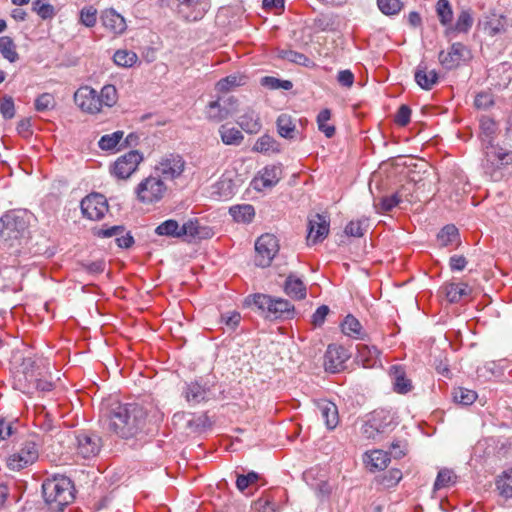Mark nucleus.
I'll use <instances>...</instances> for the list:
<instances>
[{
    "instance_id": "1",
    "label": "nucleus",
    "mask_w": 512,
    "mask_h": 512,
    "mask_svg": "<svg viewBox=\"0 0 512 512\" xmlns=\"http://www.w3.org/2000/svg\"><path fill=\"white\" fill-rule=\"evenodd\" d=\"M103 418L108 429L123 439L147 434L163 419V413L151 403L112 402L105 408Z\"/></svg>"
},
{
    "instance_id": "2",
    "label": "nucleus",
    "mask_w": 512,
    "mask_h": 512,
    "mask_svg": "<svg viewBox=\"0 0 512 512\" xmlns=\"http://www.w3.org/2000/svg\"><path fill=\"white\" fill-rule=\"evenodd\" d=\"M32 215L25 210H13L0 218V238L9 247L20 245L29 236Z\"/></svg>"
},
{
    "instance_id": "3",
    "label": "nucleus",
    "mask_w": 512,
    "mask_h": 512,
    "mask_svg": "<svg viewBox=\"0 0 512 512\" xmlns=\"http://www.w3.org/2000/svg\"><path fill=\"white\" fill-rule=\"evenodd\" d=\"M42 493L49 510L53 512H62L75 498L73 483L66 476H55L45 480L42 484Z\"/></svg>"
},
{
    "instance_id": "4",
    "label": "nucleus",
    "mask_w": 512,
    "mask_h": 512,
    "mask_svg": "<svg viewBox=\"0 0 512 512\" xmlns=\"http://www.w3.org/2000/svg\"><path fill=\"white\" fill-rule=\"evenodd\" d=\"M49 368L47 359L40 356L23 357L14 371V386L22 392H28L31 384L43 377Z\"/></svg>"
},
{
    "instance_id": "5",
    "label": "nucleus",
    "mask_w": 512,
    "mask_h": 512,
    "mask_svg": "<svg viewBox=\"0 0 512 512\" xmlns=\"http://www.w3.org/2000/svg\"><path fill=\"white\" fill-rule=\"evenodd\" d=\"M253 304L265 318L270 320L291 319L294 316V306L286 299L255 294Z\"/></svg>"
},
{
    "instance_id": "6",
    "label": "nucleus",
    "mask_w": 512,
    "mask_h": 512,
    "mask_svg": "<svg viewBox=\"0 0 512 512\" xmlns=\"http://www.w3.org/2000/svg\"><path fill=\"white\" fill-rule=\"evenodd\" d=\"M511 163V151H506L495 145L486 147L483 169L493 181H500L504 177L503 170Z\"/></svg>"
},
{
    "instance_id": "7",
    "label": "nucleus",
    "mask_w": 512,
    "mask_h": 512,
    "mask_svg": "<svg viewBox=\"0 0 512 512\" xmlns=\"http://www.w3.org/2000/svg\"><path fill=\"white\" fill-rule=\"evenodd\" d=\"M167 187L164 181L157 175H150L143 179L135 188V194L141 203L153 204L160 201Z\"/></svg>"
},
{
    "instance_id": "8",
    "label": "nucleus",
    "mask_w": 512,
    "mask_h": 512,
    "mask_svg": "<svg viewBox=\"0 0 512 512\" xmlns=\"http://www.w3.org/2000/svg\"><path fill=\"white\" fill-rule=\"evenodd\" d=\"M186 167V161L178 153H166L160 157L155 165V174L164 180L173 181L179 178Z\"/></svg>"
},
{
    "instance_id": "9",
    "label": "nucleus",
    "mask_w": 512,
    "mask_h": 512,
    "mask_svg": "<svg viewBox=\"0 0 512 512\" xmlns=\"http://www.w3.org/2000/svg\"><path fill=\"white\" fill-rule=\"evenodd\" d=\"M143 161L142 154L137 150H131L120 156L110 167V173L118 179H128Z\"/></svg>"
},
{
    "instance_id": "10",
    "label": "nucleus",
    "mask_w": 512,
    "mask_h": 512,
    "mask_svg": "<svg viewBox=\"0 0 512 512\" xmlns=\"http://www.w3.org/2000/svg\"><path fill=\"white\" fill-rule=\"evenodd\" d=\"M255 250L257 252L256 265L263 268L268 267L279 251L278 239L273 234H263L257 239Z\"/></svg>"
},
{
    "instance_id": "11",
    "label": "nucleus",
    "mask_w": 512,
    "mask_h": 512,
    "mask_svg": "<svg viewBox=\"0 0 512 512\" xmlns=\"http://www.w3.org/2000/svg\"><path fill=\"white\" fill-rule=\"evenodd\" d=\"M471 58L470 50L462 43H453L447 51H440L438 60L447 70L457 68L462 62Z\"/></svg>"
},
{
    "instance_id": "12",
    "label": "nucleus",
    "mask_w": 512,
    "mask_h": 512,
    "mask_svg": "<svg viewBox=\"0 0 512 512\" xmlns=\"http://www.w3.org/2000/svg\"><path fill=\"white\" fill-rule=\"evenodd\" d=\"M77 454L84 459L96 457L102 448L101 437L91 431H82L76 435Z\"/></svg>"
},
{
    "instance_id": "13",
    "label": "nucleus",
    "mask_w": 512,
    "mask_h": 512,
    "mask_svg": "<svg viewBox=\"0 0 512 512\" xmlns=\"http://www.w3.org/2000/svg\"><path fill=\"white\" fill-rule=\"evenodd\" d=\"M82 214L90 220H100L108 211L107 199L99 193H91L82 199Z\"/></svg>"
},
{
    "instance_id": "14",
    "label": "nucleus",
    "mask_w": 512,
    "mask_h": 512,
    "mask_svg": "<svg viewBox=\"0 0 512 512\" xmlns=\"http://www.w3.org/2000/svg\"><path fill=\"white\" fill-rule=\"evenodd\" d=\"M75 104L83 111L89 114L101 112L98 92L90 86H81L74 93Z\"/></svg>"
},
{
    "instance_id": "15",
    "label": "nucleus",
    "mask_w": 512,
    "mask_h": 512,
    "mask_svg": "<svg viewBox=\"0 0 512 512\" xmlns=\"http://www.w3.org/2000/svg\"><path fill=\"white\" fill-rule=\"evenodd\" d=\"M350 358L347 349L342 346L331 344L324 355V368L327 372L338 373L345 368L346 361Z\"/></svg>"
},
{
    "instance_id": "16",
    "label": "nucleus",
    "mask_w": 512,
    "mask_h": 512,
    "mask_svg": "<svg viewBox=\"0 0 512 512\" xmlns=\"http://www.w3.org/2000/svg\"><path fill=\"white\" fill-rule=\"evenodd\" d=\"M38 458V450L35 443L27 441L19 452L11 455L7 460L9 469L19 471L32 464Z\"/></svg>"
},
{
    "instance_id": "17",
    "label": "nucleus",
    "mask_w": 512,
    "mask_h": 512,
    "mask_svg": "<svg viewBox=\"0 0 512 512\" xmlns=\"http://www.w3.org/2000/svg\"><path fill=\"white\" fill-rule=\"evenodd\" d=\"M329 233V220L327 216L315 214L308 223V244L322 242Z\"/></svg>"
},
{
    "instance_id": "18",
    "label": "nucleus",
    "mask_w": 512,
    "mask_h": 512,
    "mask_svg": "<svg viewBox=\"0 0 512 512\" xmlns=\"http://www.w3.org/2000/svg\"><path fill=\"white\" fill-rule=\"evenodd\" d=\"M235 103L236 100L233 98L223 101V104L220 101L210 102L206 111L207 118L215 122H220L228 118L236 111V108L234 107Z\"/></svg>"
},
{
    "instance_id": "19",
    "label": "nucleus",
    "mask_w": 512,
    "mask_h": 512,
    "mask_svg": "<svg viewBox=\"0 0 512 512\" xmlns=\"http://www.w3.org/2000/svg\"><path fill=\"white\" fill-rule=\"evenodd\" d=\"M210 393V388L207 385H201L197 381L187 383L182 391V395L191 406L207 401Z\"/></svg>"
},
{
    "instance_id": "20",
    "label": "nucleus",
    "mask_w": 512,
    "mask_h": 512,
    "mask_svg": "<svg viewBox=\"0 0 512 512\" xmlns=\"http://www.w3.org/2000/svg\"><path fill=\"white\" fill-rule=\"evenodd\" d=\"M316 412L323 419L326 427L333 430L339 423V415L337 406L329 400H319L315 403Z\"/></svg>"
},
{
    "instance_id": "21",
    "label": "nucleus",
    "mask_w": 512,
    "mask_h": 512,
    "mask_svg": "<svg viewBox=\"0 0 512 512\" xmlns=\"http://www.w3.org/2000/svg\"><path fill=\"white\" fill-rule=\"evenodd\" d=\"M414 78L416 83L424 90H431L439 80L436 70H430L424 61L416 67Z\"/></svg>"
},
{
    "instance_id": "22",
    "label": "nucleus",
    "mask_w": 512,
    "mask_h": 512,
    "mask_svg": "<svg viewBox=\"0 0 512 512\" xmlns=\"http://www.w3.org/2000/svg\"><path fill=\"white\" fill-rule=\"evenodd\" d=\"M182 237L188 236L193 239H209L214 231L209 226L201 225L198 219H190L181 226Z\"/></svg>"
},
{
    "instance_id": "23",
    "label": "nucleus",
    "mask_w": 512,
    "mask_h": 512,
    "mask_svg": "<svg viewBox=\"0 0 512 512\" xmlns=\"http://www.w3.org/2000/svg\"><path fill=\"white\" fill-rule=\"evenodd\" d=\"M484 32L491 37L502 34L508 27L507 18L500 14H490L482 22Z\"/></svg>"
},
{
    "instance_id": "24",
    "label": "nucleus",
    "mask_w": 512,
    "mask_h": 512,
    "mask_svg": "<svg viewBox=\"0 0 512 512\" xmlns=\"http://www.w3.org/2000/svg\"><path fill=\"white\" fill-rule=\"evenodd\" d=\"M101 21L107 29L115 34H121L126 30L124 17L112 8L102 12Z\"/></svg>"
},
{
    "instance_id": "25",
    "label": "nucleus",
    "mask_w": 512,
    "mask_h": 512,
    "mask_svg": "<svg viewBox=\"0 0 512 512\" xmlns=\"http://www.w3.org/2000/svg\"><path fill=\"white\" fill-rule=\"evenodd\" d=\"M379 350L375 346L359 344L357 346L356 360L361 363L364 368L374 367L378 361Z\"/></svg>"
},
{
    "instance_id": "26",
    "label": "nucleus",
    "mask_w": 512,
    "mask_h": 512,
    "mask_svg": "<svg viewBox=\"0 0 512 512\" xmlns=\"http://www.w3.org/2000/svg\"><path fill=\"white\" fill-rule=\"evenodd\" d=\"M394 390L400 394H406L412 390V383L406 377V373L401 366L394 365L390 368Z\"/></svg>"
},
{
    "instance_id": "27",
    "label": "nucleus",
    "mask_w": 512,
    "mask_h": 512,
    "mask_svg": "<svg viewBox=\"0 0 512 512\" xmlns=\"http://www.w3.org/2000/svg\"><path fill=\"white\" fill-rule=\"evenodd\" d=\"M179 3L180 11L184 12L185 9H191V15L186 18L192 21L201 19L208 9L206 0H177Z\"/></svg>"
},
{
    "instance_id": "28",
    "label": "nucleus",
    "mask_w": 512,
    "mask_h": 512,
    "mask_svg": "<svg viewBox=\"0 0 512 512\" xmlns=\"http://www.w3.org/2000/svg\"><path fill=\"white\" fill-rule=\"evenodd\" d=\"M368 418L371 420L372 424L376 425L382 434L391 431L395 426L392 414L383 409L373 411Z\"/></svg>"
},
{
    "instance_id": "29",
    "label": "nucleus",
    "mask_w": 512,
    "mask_h": 512,
    "mask_svg": "<svg viewBox=\"0 0 512 512\" xmlns=\"http://www.w3.org/2000/svg\"><path fill=\"white\" fill-rule=\"evenodd\" d=\"M277 131L279 135L286 139H295L297 137V129L295 119L286 113H282L278 116L277 121Z\"/></svg>"
},
{
    "instance_id": "30",
    "label": "nucleus",
    "mask_w": 512,
    "mask_h": 512,
    "mask_svg": "<svg viewBox=\"0 0 512 512\" xmlns=\"http://www.w3.org/2000/svg\"><path fill=\"white\" fill-rule=\"evenodd\" d=\"M442 291L450 303H457L471 293V289L465 283H448L442 286Z\"/></svg>"
},
{
    "instance_id": "31",
    "label": "nucleus",
    "mask_w": 512,
    "mask_h": 512,
    "mask_svg": "<svg viewBox=\"0 0 512 512\" xmlns=\"http://www.w3.org/2000/svg\"><path fill=\"white\" fill-rule=\"evenodd\" d=\"M282 168L280 165H270L263 168L260 173V178L256 180V188L258 182L261 183L262 188H271L275 186L281 179Z\"/></svg>"
},
{
    "instance_id": "32",
    "label": "nucleus",
    "mask_w": 512,
    "mask_h": 512,
    "mask_svg": "<svg viewBox=\"0 0 512 512\" xmlns=\"http://www.w3.org/2000/svg\"><path fill=\"white\" fill-rule=\"evenodd\" d=\"M284 291L288 296L296 300H302L307 295L305 284L300 278L294 276L293 274H290L286 278L284 283Z\"/></svg>"
},
{
    "instance_id": "33",
    "label": "nucleus",
    "mask_w": 512,
    "mask_h": 512,
    "mask_svg": "<svg viewBox=\"0 0 512 512\" xmlns=\"http://www.w3.org/2000/svg\"><path fill=\"white\" fill-rule=\"evenodd\" d=\"M237 123L245 132L250 134L258 133L262 127L258 114L251 109L239 116Z\"/></svg>"
},
{
    "instance_id": "34",
    "label": "nucleus",
    "mask_w": 512,
    "mask_h": 512,
    "mask_svg": "<svg viewBox=\"0 0 512 512\" xmlns=\"http://www.w3.org/2000/svg\"><path fill=\"white\" fill-rule=\"evenodd\" d=\"M229 213L237 223L249 224L255 216V209L250 204L235 205L230 207Z\"/></svg>"
},
{
    "instance_id": "35",
    "label": "nucleus",
    "mask_w": 512,
    "mask_h": 512,
    "mask_svg": "<svg viewBox=\"0 0 512 512\" xmlns=\"http://www.w3.org/2000/svg\"><path fill=\"white\" fill-rule=\"evenodd\" d=\"M342 332L354 339H363L362 325L353 315H347L341 324Z\"/></svg>"
},
{
    "instance_id": "36",
    "label": "nucleus",
    "mask_w": 512,
    "mask_h": 512,
    "mask_svg": "<svg viewBox=\"0 0 512 512\" xmlns=\"http://www.w3.org/2000/svg\"><path fill=\"white\" fill-rule=\"evenodd\" d=\"M365 455L367 457L365 462L370 466V470H382L387 467L390 460L388 453L383 450H374Z\"/></svg>"
},
{
    "instance_id": "37",
    "label": "nucleus",
    "mask_w": 512,
    "mask_h": 512,
    "mask_svg": "<svg viewBox=\"0 0 512 512\" xmlns=\"http://www.w3.org/2000/svg\"><path fill=\"white\" fill-rule=\"evenodd\" d=\"M277 57L290 63L302 65L305 67H308L311 64V60L306 55L291 49H278Z\"/></svg>"
},
{
    "instance_id": "38",
    "label": "nucleus",
    "mask_w": 512,
    "mask_h": 512,
    "mask_svg": "<svg viewBox=\"0 0 512 512\" xmlns=\"http://www.w3.org/2000/svg\"><path fill=\"white\" fill-rule=\"evenodd\" d=\"M155 233L160 236H168L173 238H181L182 231L181 226L174 219H169L162 222L156 227Z\"/></svg>"
},
{
    "instance_id": "39",
    "label": "nucleus",
    "mask_w": 512,
    "mask_h": 512,
    "mask_svg": "<svg viewBox=\"0 0 512 512\" xmlns=\"http://www.w3.org/2000/svg\"><path fill=\"white\" fill-rule=\"evenodd\" d=\"M0 53L10 63H14L19 59L16 51V45L13 39L9 36L0 37Z\"/></svg>"
},
{
    "instance_id": "40",
    "label": "nucleus",
    "mask_w": 512,
    "mask_h": 512,
    "mask_svg": "<svg viewBox=\"0 0 512 512\" xmlns=\"http://www.w3.org/2000/svg\"><path fill=\"white\" fill-rule=\"evenodd\" d=\"M221 139L226 145H239L243 140V135L240 130L234 127L222 125L219 129Z\"/></svg>"
},
{
    "instance_id": "41",
    "label": "nucleus",
    "mask_w": 512,
    "mask_h": 512,
    "mask_svg": "<svg viewBox=\"0 0 512 512\" xmlns=\"http://www.w3.org/2000/svg\"><path fill=\"white\" fill-rule=\"evenodd\" d=\"M253 149L261 153H278L280 151L279 143L267 134L261 136L256 141Z\"/></svg>"
},
{
    "instance_id": "42",
    "label": "nucleus",
    "mask_w": 512,
    "mask_h": 512,
    "mask_svg": "<svg viewBox=\"0 0 512 512\" xmlns=\"http://www.w3.org/2000/svg\"><path fill=\"white\" fill-rule=\"evenodd\" d=\"M440 246H448L459 241V232L454 225L445 226L437 236Z\"/></svg>"
},
{
    "instance_id": "43",
    "label": "nucleus",
    "mask_w": 512,
    "mask_h": 512,
    "mask_svg": "<svg viewBox=\"0 0 512 512\" xmlns=\"http://www.w3.org/2000/svg\"><path fill=\"white\" fill-rule=\"evenodd\" d=\"M99 95V102L101 105V109L106 107H112L116 104L118 100L117 90L114 85L108 84L102 87Z\"/></svg>"
},
{
    "instance_id": "44",
    "label": "nucleus",
    "mask_w": 512,
    "mask_h": 512,
    "mask_svg": "<svg viewBox=\"0 0 512 512\" xmlns=\"http://www.w3.org/2000/svg\"><path fill=\"white\" fill-rule=\"evenodd\" d=\"M114 63L121 67H132L138 60L135 52L130 50H117L113 56Z\"/></svg>"
},
{
    "instance_id": "45",
    "label": "nucleus",
    "mask_w": 512,
    "mask_h": 512,
    "mask_svg": "<svg viewBox=\"0 0 512 512\" xmlns=\"http://www.w3.org/2000/svg\"><path fill=\"white\" fill-rule=\"evenodd\" d=\"M402 201L400 192H396L391 196L382 197L378 203L374 204L377 212H388L398 206Z\"/></svg>"
},
{
    "instance_id": "46",
    "label": "nucleus",
    "mask_w": 512,
    "mask_h": 512,
    "mask_svg": "<svg viewBox=\"0 0 512 512\" xmlns=\"http://www.w3.org/2000/svg\"><path fill=\"white\" fill-rule=\"evenodd\" d=\"M496 487L500 495L512 498V470L506 471L496 481Z\"/></svg>"
},
{
    "instance_id": "47",
    "label": "nucleus",
    "mask_w": 512,
    "mask_h": 512,
    "mask_svg": "<svg viewBox=\"0 0 512 512\" xmlns=\"http://www.w3.org/2000/svg\"><path fill=\"white\" fill-rule=\"evenodd\" d=\"M480 128H481L482 134L485 137V138H483V141L487 142L488 146L493 145L492 144L493 136L497 130L496 122L489 117L483 116L480 120Z\"/></svg>"
},
{
    "instance_id": "48",
    "label": "nucleus",
    "mask_w": 512,
    "mask_h": 512,
    "mask_svg": "<svg viewBox=\"0 0 512 512\" xmlns=\"http://www.w3.org/2000/svg\"><path fill=\"white\" fill-rule=\"evenodd\" d=\"M476 398V392L467 388L458 387L453 391L454 401L462 405H471Z\"/></svg>"
},
{
    "instance_id": "49",
    "label": "nucleus",
    "mask_w": 512,
    "mask_h": 512,
    "mask_svg": "<svg viewBox=\"0 0 512 512\" xmlns=\"http://www.w3.org/2000/svg\"><path fill=\"white\" fill-rule=\"evenodd\" d=\"M124 132L123 131H115L111 134L103 135L98 145L100 149L102 150H113L120 142V140L123 138Z\"/></svg>"
},
{
    "instance_id": "50",
    "label": "nucleus",
    "mask_w": 512,
    "mask_h": 512,
    "mask_svg": "<svg viewBox=\"0 0 512 512\" xmlns=\"http://www.w3.org/2000/svg\"><path fill=\"white\" fill-rule=\"evenodd\" d=\"M377 5L379 10L388 16L398 14L403 7L401 0H377Z\"/></svg>"
},
{
    "instance_id": "51",
    "label": "nucleus",
    "mask_w": 512,
    "mask_h": 512,
    "mask_svg": "<svg viewBox=\"0 0 512 512\" xmlns=\"http://www.w3.org/2000/svg\"><path fill=\"white\" fill-rule=\"evenodd\" d=\"M436 10L441 24L447 25L451 23L453 12L448 0H439Z\"/></svg>"
},
{
    "instance_id": "52",
    "label": "nucleus",
    "mask_w": 512,
    "mask_h": 512,
    "mask_svg": "<svg viewBox=\"0 0 512 512\" xmlns=\"http://www.w3.org/2000/svg\"><path fill=\"white\" fill-rule=\"evenodd\" d=\"M473 24V18L469 11L463 10L458 15L455 26L452 28L454 31L459 33H466L471 28Z\"/></svg>"
},
{
    "instance_id": "53",
    "label": "nucleus",
    "mask_w": 512,
    "mask_h": 512,
    "mask_svg": "<svg viewBox=\"0 0 512 512\" xmlns=\"http://www.w3.org/2000/svg\"><path fill=\"white\" fill-rule=\"evenodd\" d=\"M456 476L449 469H442L438 472L437 478L434 483V489L439 490L448 487L450 484L455 483Z\"/></svg>"
},
{
    "instance_id": "54",
    "label": "nucleus",
    "mask_w": 512,
    "mask_h": 512,
    "mask_svg": "<svg viewBox=\"0 0 512 512\" xmlns=\"http://www.w3.org/2000/svg\"><path fill=\"white\" fill-rule=\"evenodd\" d=\"M32 10L36 12L43 20L51 19L55 15L54 7L51 4L43 3L41 0H34Z\"/></svg>"
},
{
    "instance_id": "55",
    "label": "nucleus",
    "mask_w": 512,
    "mask_h": 512,
    "mask_svg": "<svg viewBox=\"0 0 512 512\" xmlns=\"http://www.w3.org/2000/svg\"><path fill=\"white\" fill-rule=\"evenodd\" d=\"M97 21V10L92 7H84L80 11V22L86 27H93Z\"/></svg>"
},
{
    "instance_id": "56",
    "label": "nucleus",
    "mask_w": 512,
    "mask_h": 512,
    "mask_svg": "<svg viewBox=\"0 0 512 512\" xmlns=\"http://www.w3.org/2000/svg\"><path fill=\"white\" fill-rule=\"evenodd\" d=\"M361 433H362V436L365 438V439H368V440H379L381 439L382 437V433L380 432V430H378V428L376 427V425L372 424L371 423V420L368 418L365 423L362 425V428H361Z\"/></svg>"
},
{
    "instance_id": "57",
    "label": "nucleus",
    "mask_w": 512,
    "mask_h": 512,
    "mask_svg": "<svg viewBox=\"0 0 512 512\" xmlns=\"http://www.w3.org/2000/svg\"><path fill=\"white\" fill-rule=\"evenodd\" d=\"M54 106V97L50 93H43L35 100V109L44 112Z\"/></svg>"
},
{
    "instance_id": "58",
    "label": "nucleus",
    "mask_w": 512,
    "mask_h": 512,
    "mask_svg": "<svg viewBox=\"0 0 512 512\" xmlns=\"http://www.w3.org/2000/svg\"><path fill=\"white\" fill-rule=\"evenodd\" d=\"M259 479V475L251 471L246 475H238L236 480V486L237 488L243 492L246 488H248L249 485L254 484Z\"/></svg>"
},
{
    "instance_id": "59",
    "label": "nucleus",
    "mask_w": 512,
    "mask_h": 512,
    "mask_svg": "<svg viewBox=\"0 0 512 512\" xmlns=\"http://www.w3.org/2000/svg\"><path fill=\"white\" fill-rule=\"evenodd\" d=\"M365 223L366 220L351 221L346 225L345 233L353 237H362L365 231L363 228Z\"/></svg>"
},
{
    "instance_id": "60",
    "label": "nucleus",
    "mask_w": 512,
    "mask_h": 512,
    "mask_svg": "<svg viewBox=\"0 0 512 512\" xmlns=\"http://www.w3.org/2000/svg\"><path fill=\"white\" fill-rule=\"evenodd\" d=\"M494 104L492 94L488 92H480L476 95L474 105L478 109H488Z\"/></svg>"
},
{
    "instance_id": "61",
    "label": "nucleus",
    "mask_w": 512,
    "mask_h": 512,
    "mask_svg": "<svg viewBox=\"0 0 512 512\" xmlns=\"http://www.w3.org/2000/svg\"><path fill=\"white\" fill-rule=\"evenodd\" d=\"M0 112L5 119H11L15 116L14 101L11 97H4L0 104Z\"/></svg>"
},
{
    "instance_id": "62",
    "label": "nucleus",
    "mask_w": 512,
    "mask_h": 512,
    "mask_svg": "<svg viewBox=\"0 0 512 512\" xmlns=\"http://www.w3.org/2000/svg\"><path fill=\"white\" fill-rule=\"evenodd\" d=\"M240 320L241 315L236 311L226 313L221 316V321L231 330H235L238 327Z\"/></svg>"
},
{
    "instance_id": "63",
    "label": "nucleus",
    "mask_w": 512,
    "mask_h": 512,
    "mask_svg": "<svg viewBox=\"0 0 512 512\" xmlns=\"http://www.w3.org/2000/svg\"><path fill=\"white\" fill-rule=\"evenodd\" d=\"M401 479L402 472L399 469H391L383 476L382 482L386 487H393Z\"/></svg>"
},
{
    "instance_id": "64",
    "label": "nucleus",
    "mask_w": 512,
    "mask_h": 512,
    "mask_svg": "<svg viewBox=\"0 0 512 512\" xmlns=\"http://www.w3.org/2000/svg\"><path fill=\"white\" fill-rule=\"evenodd\" d=\"M411 109L407 105H401L395 115V122L400 126H406L410 122Z\"/></svg>"
}]
</instances>
